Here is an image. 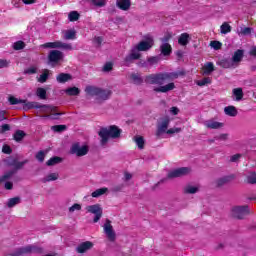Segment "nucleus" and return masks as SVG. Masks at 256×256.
<instances>
[{
  "label": "nucleus",
  "mask_w": 256,
  "mask_h": 256,
  "mask_svg": "<svg viewBox=\"0 0 256 256\" xmlns=\"http://www.w3.org/2000/svg\"><path fill=\"white\" fill-rule=\"evenodd\" d=\"M131 179H133V174H131L129 172H124L123 181H131Z\"/></svg>",
  "instance_id": "338daca9"
},
{
  "label": "nucleus",
  "mask_w": 256,
  "mask_h": 256,
  "mask_svg": "<svg viewBox=\"0 0 256 256\" xmlns=\"http://www.w3.org/2000/svg\"><path fill=\"white\" fill-rule=\"evenodd\" d=\"M139 59H141V53L136 51L135 48H132L130 53L124 57L123 64L125 67H131V65H133V63Z\"/></svg>",
  "instance_id": "1a4fd4ad"
},
{
  "label": "nucleus",
  "mask_w": 256,
  "mask_h": 256,
  "mask_svg": "<svg viewBox=\"0 0 256 256\" xmlns=\"http://www.w3.org/2000/svg\"><path fill=\"white\" fill-rule=\"evenodd\" d=\"M16 171L15 170H9L8 172L4 173L0 177V183H4V181H8V179H11L15 175Z\"/></svg>",
  "instance_id": "f704fd0d"
},
{
  "label": "nucleus",
  "mask_w": 256,
  "mask_h": 256,
  "mask_svg": "<svg viewBox=\"0 0 256 256\" xmlns=\"http://www.w3.org/2000/svg\"><path fill=\"white\" fill-rule=\"evenodd\" d=\"M70 153L72 155H76L77 157H85V155H87V153H89V146H87V145L81 146V144H79V142H76V143L72 144V146L70 148Z\"/></svg>",
  "instance_id": "6e6552de"
},
{
  "label": "nucleus",
  "mask_w": 256,
  "mask_h": 256,
  "mask_svg": "<svg viewBox=\"0 0 256 256\" xmlns=\"http://www.w3.org/2000/svg\"><path fill=\"white\" fill-rule=\"evenodd\" d=\"M169 123H171V119L166 116L162 119L161 123L158 124L156 129L157 139H161V135H163V133H167V129H169Z\"/></svg>",
  "instance_id": "f8f14e48"
},
{
  "label": "nucleus",
  "mask_w": 256,
  "mask_h": 256,
  "mask_svg": "<svg viewBox=\"0 0 256 256\" xmlns=\"http://www.w3.org/2000/svg\"><path fill=\"white\" fill-rule=\"evenodd\" d=\"M244 181L248 185H256V172L248 173Z\"/></svg>",
  "instance_id": "7c9ffc66"
},
{
  "label": "nucleus",
  "mask_w": 256,
  "mask_h": 256,
  "mask_svg": "<svg viewBox=\"0 0 256 256\" xmlns=\"http://www.w3.org/2000/svg\"><path fill=\"white\" fill-rule=\"evenodd\" d=\"M8 101H9L10 105H19V104L25 103V100L18 99V98L14 97V96H10Z\"/></svg>",
  "instance_id": "c03bdc74"
},
{
  "label": "nucleus",
  "mask_w": 256,
  "mask_h": 256,
  "mask_svg": "<svg viewBox=\"0 0 256 256\" xmlns=\"http://www.w3.org/2000/svg\"><path fill=\"white\" fill-rule=\"evenodd\" d=\"M45 49H63L64 51H73V46L62 41L48 42L42 45Z\"/></svg>",
  "instance_id": "423d86ee"
},
{
  "label": "nucleus",
  "mask_w": 256,
  "mask_h": 256,
  "mask_svg": "<svg viewBox=\"0 0 256 256\" xmlns=\"http://www.w3.org/2000/svg\"><path fill=\"white\" fill-rule=\"evenodd\" d=\"M160 53L164 57H169V55L173 53V47H171V44L169 43H163L162 45H160Z\"/></svg>",
  "instance_id": "6ab92c4d"
},
{
  "label": "nucleus",
  "mask_w": 256,
  "mask_h": 256,
  "mask_svg": "<svg viewBox=\"0 0 256 256\" xmlns=\"http://www.w3.org/2000/svg\"><path fill=\"white\" fill-rule=\"evenodd\" d=\"M36 95L39 97V99L45 100L47 99V90L45 88H37Z\"/></svg>",
  "instance_id": "e433bc0d"
},
{
  "label": "nucleus",
  "mask_w": 256,
  "mask_h": 256,
  "mask_svg": "<svg viewBox=\"0 0 256 256\" xmlns=\"http://www.w3.org/2000/svg\"><path fill=\"white\" fill-rule=\"evenodd\" d=\"M104 233L106 237L109 239V241H115L116 239V234L115 230H113V225H111V220L106 219V222L104 223Z\"/></svg>",
  "instance_id": "4468645a"
},
{
  "label": "nucleus",
  "mask_w": 256,
  "mask_h": 256,
  "mask_svg": "<svg viewBox=\"0 0 256 256\" xmlns=\"http://www.w3.org/2000/svg\"><path fill=\"white\" fill-rule=\"evenodd\" d=\"M116 5L121 11H129L131 7V0H117Z\"/></svg>",
  "instance_id": "aec40b11"
},
{
  "label": "nucleus",
  "mask_w": 256,
  "mask_h": 256,
  "mask_svg": "<svg viewBox=\"0 0 256 256\" xmlns=\"http://www.w3.org/2000/svg\"><path fill=\"white\" fill-rule=\"evenodd\" d=\"M2 153H4L5 155H11L13 153V149L11 148V146H9L7 144L3 145Z\"/></svg>",
  "instance_id": "3c124183"
},
{
  "label": "nucleus",
  "mask_w": 256,
  "mask_h": 256,
  "mask_svg": "<svg viewBox=\"0 0 256 256\" xmlns=\"http://www.w3.org/2000/svg\"><path fill=\"white\" fill-rule=\"evenodd\" d=\"M86 211L95 215L93 223H99L101 217H103V208H101V205L99 204L87 206Z\"/></svg>",
  "instance_id": "9b49d317"
},
{
  "label": "nucleus",
  "mask_w": 256,
  "mask_h": 256,
  "mask_svg": "<svg viewBox=\"0 0 256 256\" xmlns=\"http://www.w3.org/2000/svg\"><path fill=\"white\" fill-rule=\"evenodd\" d=\"M191 173V168L189 167H181L178 169H174L168 173V179H175L177 177H185V175H189Z\"/></svg>",
  "instance_id": "ddd939ff"
},
{
  "label": "nucleus",
  "mask_w": 256,
  "mask_h": 256,
  "mask_svg": "<svg viewBox=\"0 0 256 256\" xmlns=\"http://www.w3.org/2000/svg\"><path fill=\"white\" fill-rule=\"evenodd\" d=\"M79 17H80V15H79V12H77V11H72L68 15V19L71 22L79 21Z\"/></svg>",
  "instance_id": "a18cd8bd"
},
{
  "label": "nucleus",
  "mask_w": 256,
  "mask_h": 256,
  "mask_svg": "<svg viewBox=\"0 0 256 256\" xmlns=\"http://www.w3.org/2000/svg\"><path fill=\"white\" fill-rule=\"evenodd\" d=\"M210 45L216 51H219V49H221V47L223 46V44L221 42H219V41H211Z\"/></svg>",
  "instance_id": "603ef678"
},
{
  "label": "nucleus",
  "mask_w": 256,
  "mask_h": 256,
  "mask_svg": "<svg viewBox=\"0 0 256 256\" xmlns=\"http://www.w3.org/2000/svg\"><path fill=\"white\" fill-rule=\"evenodd\" d=\"M64 39L66 41H73V40L77 39V32L75 30H67L64 33Z\"/></svg>",
  "instance_id": "c756f323"
},
{
  "label": "nucleus",
  "mask_w": 256,
  "mask_h": 256,
  "mask_svg": "<svg viewBox=\"0 0 256 256\" xmlns=\"http://www.w3.org/2000/svg\"><path fill=\"white\" fill-rule=\"evenodd\" d=\"M167 135H173L174 133H181V128H170L166 131Z\"/></svg>",
  "instance_id": "680f3d73"
},
{
  "label": "nucleus",
  "mask_w": 256,
  "mask_h": 256,
  "mask_svg": "<svg viewBox=\"0 0 256 256\" xmlns=\"http://www.w3.org/2000/svg\"><path fill=\"white\" fill-rule=\"evenodd\" d=\"M109 191L108 188H99L97 190H95L94 192H92L91 196L94 197V198H97V197H101V195H105V193Z\"/></svg>",
  "instance_id": "c9c22d12"
},
{
  "label": "nucleus",
  "mask_w": 256,
  "mask_h": 256,
  "mask_svg": "<svg viewBox=\"0 0 256 256\" xmlns=\"http://www.w3.org/2000/svg\"><path fill=\"white\" fill-rule=\"evenodd\" d=\"M220 29H221V33L223 35H227V33H231V25H229V23L227 22H224L221 26H220Z\"/></svg>",
  "instance_id": "a19ab883"
},
{
  "label": "nucleus",
  "mask_w": 256,
  "mask_h": 256,
  "mask_svg": "<svg viewBox=\"0 0 256 256\" xmlns=\"http://www.w3.org/2000/svg\"><path fill=\"white\" fill-rule=\"evenodd\" d=\"M35 158H36L37 161H39L40 163H43V161H45V151L40 150V151L36 154Z\"/></svg>",
  "instance_id": "09e8293b"
},
{
  "label": "nucleus",
  "mask_w": 256,
  "mask_h": 256,
  "mask_svg": "<svg viewBox=\"0 0 256 256\" xmlns=\"http://www.w3.org/2000/svg\"><path fill=\"white\" fill-rule=\"evenodd\" d=\"M211 83V79L209 77H205L202 80H198L196 85H198V87H205V85H211Z\"/></svg>",
  "instance_id": "79ce46f5"
},
{
  "label": "nucleus",
  "mask_w": 256,
  "mask_h": 256,
  "mask_svg": "<svg viewBox=\"0 0 256 256\" xmlns=\"http://www.w3.org/2000/svg\"><path fill=\"white\" fill-rule=\"evenodd\" d=\"M178 77L179 73L177 72H164L147 75L145 76L144 81L149 85H160L159 87L154 88L155 93H169V91L175 89V83L170 81H173V79H177ZM165 83L168 84L165 85Z\"/></svg>",
  "instance_id": "f257e3e1"
},
{
  "label": "nucleus",
  "mask_w": 256,
  "mask_h": 256,
  "mask_svg": "<svg viewBox=\"0 0 256 256\" xmlns=\"http://www.w3.org/2000/svg\"><path fill=\"white\" fill-rule=\"evenodd\" d=\"M27 163H29L28 159L21 161V162L18 161L16 166H14V171H16V172L19 171V169H21L22 167H25V165H27Z\"/></svg>",
  "instance_id": "8fccbe9b"
},
{
  "label": "nucleus",
  "mask_w": 256,
  "mask_h": 256,
  "mask_svg": "<svg viewBox=\"0 0 256 256\" xmlns=\"http://www.w3.org/2000/svg\"><path fill=\"white\" fill-rule=\"evenodd\" d=\"M179 45H182L185 47L186 45H189V34L188 33H182L180 37L178 38Z\"/></svg>",
  "instance_id": "473e14b6"
},
{
  "label": "nucleus",
  "mask_w": 256,
  "mask_h": 256,
  "mask_svg": "<svg viewBox=\"0 0 256 256\" xmlns=\"http://www.w3.org/2000/svg\"><path fill=\"white\" fill-rule=\"evenodd\" d=\"M232 95L235 97V101H241L243 100V88H234L232 90Z\"/></svg>",
  "instance_id": "a878e982"
},
{
  "label": "nucleus",
  "mask_w": 256,
  "mask_h": 256,
  "mask_svg": "<svg viewBox=\"0 0 256 256\" xmlns=\"http://www.w3.org/2000/svg\"><path fill=\"white\" fill-rule=\"evenodd\" d=\"M232 179H235L234 175L224 176V177L219 178L218 180H216V185H217V187H223V185H227V183L232 181Z\"/></svg>",
  "instance_id": "5701e85b"
},
{
  "label": "nucleus",
  "mask_w": 256,
  "mask_h": 256,
  "mask_svg": "<svg viewBox=\"0 0 256 256\" xmlns=\"http://www.w3.org/2000/svg\"><path fill=\"white\" fill-rule=\"evenodd\" d=\"M49 79V69H44L43 73L39 76V83H46Z\"/></svg>",
  "instance_id": "ea45409f"
},
{
  "label": "nucleus",
  "mask_w": 256,
  "mask_h": 256,
  "mask_svg": "<svg viewBox=\"0 0 256 256\" xmlns=\"http://www.w3.org/2000/svg\"><path fill=\"white\" fill-rule=\"evenodd\" d=\"M2 121H7V111L5 110H0V123Z\"/></svg>",
  "instance_id": "0e129e2a"
},
{
  "label": "nucleus",
  "mask_w": 256,
  "mask_h": 256,
  "mask_svg": "<svg viewBox=\"0 0 256 256\" xmlns=\"http://www.w3.org/2000/svg\"><path fill=\"white\" fill-rule=\"evenodd\" d=\"M67 129L66 125H54L52 126V130L56 133H61Z\"/></svg>",
  "instance_id": "de8ad7c7"
},
{
  "label": "nucleus",
  "mask_w": 256,
  "mask_h": 256,
  "mask_svg": "<svg viewBox=\"0 0 256 256\" xmlns=\"http://www.w3.org/2000/svg\"><path fill=\"white\" fill-rule=\"evenodd\" d=\"M215 71V64L213 62H206L202 67V75H211Z\"/></svg>",
  "instance_id": "412c9836"
},
{
  "label": "nucleus",
  "mask_w": 256,
  "mask_h": 256,
  "mask_svg": "<svg viewBox=\"0 0 256 256\" xmlns=\"http://www.w3.org/2000/svg\"><path fill=\"white\" fill-rule=\"evenodd\" d=\"M6 131H11V126L9 124H3L0 129V133H6Z\"/></svg>",
  "instance_id": "e2e57ef3"
},
{
  "label": "nucleus",
  "mask_w": 256,
  "mask_h": 256,
  "mask_svg": "<svg viewBox=\"0 0 256 256\" xmlns=\"http://www.w3.org/2000/svg\"><path fill=\"white\" fill-rule=\"evenodd\" d=\"M199 191V188L195 187V186H186L184 188V193L188 194V195H193L195 193H197Z\"/></svg>",
  "instance_id": "37998d69"
},
{
  "label": "nucleus",
  "mask_w": 256,
  "mask_h": 256,
  "mask_svg": "<svg viewBox=\"0 0 256 256\" xmlns=\"http://www.w3.org/2000/svg\"><path fill=\"white\" fill-rule=\"evenodd\" d=\"M103 71H104L105 73H109V71H113V63L107 62V63L103 66Z\"/></svg>",
  "instance_id": "4d7b16f0"
},
{
  "label": "nucleus",
  "mask_w": 256,
  "mask_h": 256,
  "mask_svg": "<svg viewBox=\"0 0 256 256\" xmlns=\"http://www.w3.org/2000/svg\"><path fill=\"white\" fill-rule=\"evenodd\" d=\"M121 133H123V130L118 128L117 125L102 127L98 132V135L101 138V145H107L109 139H119V137H121Z\"/></svg>",
  "instance_id": "7ed1b4c3"
},
{
  "label": "nucleus",
  "mask_w": 256,
  "mask_h": 256,
  "mask_svg": "<svg viewBox=\"0 0 256 256\" xmlns=\"http://www.w3.org/2000/svg\"><path fill=\"white\" fill-rule=\"evenodd\" d=\"M93 249V242L86 241L82 242L80 245L77 246L76 251L77 253H87V251Z\"/></svg>",
  "instance_id": "f3484780"
},
{
  "label": "nucleus",
  "mask_w": 256,
  "mask_h": 256,
  "mask_svg": "<svg viewBox=\"0 0 256 256\" xmlns=\"http://www.w3.org/2000/svg\"><path fill=\"white\" fill-rule=\"evenodd\" d=\"M63 158L59 157V156H54L52 158H50L47 162L46 165L48 167H53V165H59V163H62Z\"/></svg>",
  "instance_id": "2f4dec72"
},
{
  "label": "nucleus",
  "mask_w": 256,
  "mask_h": 256,
  "mask_svg": "<svg viewBox=\"0 0 256 256\" xmlns=\"http://www.w3.org/2000/svg\"><path fill=\"white\" fill-rule=\"evenodd\" d=\"M19 203H21V197L16 196L14 198L8 199L7 207L8 209H13V207H15L16 205H19Z\"/></svg>",
  "instance_id": "cd10ccee"
},
{
  "label": "nucleus",
  "mask_w": 256,
  "mask_h": 256,
  "mask_svg": "<svg viewBox=\"0 0 256 256\" xmlns=\"http://www.w3.org/2000/svg\"><path fill=\"white\" fill-rule=\"evenodd\" d=\"M130 79L133 81L134 85H142L143 83V78L137 73L131 74Z\"/></svg>",
  "instance_id": "72a5a7b5"
},
{
  "label": "nucleus",
  "mask_w": 256,
  "mask_h": 256,
  "mask_svg": "<svg viewBox=\"0 0 256 256\" xmlns=\"http://www.w3.org/2000/svg\"><path fill=\"white\" fill-rule=\"evenodd\" d=\"M73 79V76L69 73H60L56 76L57 83H67Z\"/></svg>",
  "instance_id": "4be33fe9"
},
{
  "label": "nucleus",
  "mask_w": 256,
  "mask_h": 256,
  "mask_svg": "<svg viewBox=\"0 0 256 256\" xmlns=\"http://www.w3.org/2000/svg\"><path fill=\"white\" fill-rule=\"evenodd\" d=\"M243 57H245V50L238 49L234 52L231 60L234 65H239L241 61H243Z\"/></svg>",
  "instance_id": "dca6fc26"
},
{
  "label": "nucleus",
  "mask_w": 256,
  "mask_h": 256,
  "mask_svg": "<svg viewBox=\"0 0 256 256\" xmlns=\"http://www.w3.org/2000/svg\"><path fill=\"white\" fill-rule=\"evenodd\" d=\"M225 115L229 117H237V108L235 106H227L224 108Z\"/></svg>",
  "instance_id": "bb28decb"
},
{
  "label": "nucleus",
  "mask_w": 256,
  "mask_h": 256,
  "mask_svg": "<svg viewBox=\"0 0 256 256\" xmlns=\"http://www.w3.org/2000/svg\"><path fill=\"white\" fill-rule=\"evenodd\" d=\"M26 135H27V134L25 133V131H23V130H17V131L14 133V135H13V139H14V141H16L17 143H19V142L23 141V139H25Z\"/></svg>",
  "instance_id": "c85d7f7f"
},
{
  "label": "nucleus",
  "mask_w": 256,
  "mask_h": 256,
  "mask_svg": "<svg viewBox=\"0 0 256 256\" xmlns=\"http://www.w3.org/2000/svg\"><path fill=\"white\" fill-rule=\"evenodd\" d=\"M217 65L219 67H222V69H233L235 68V64L233 63V60L230 58H223L217 62Z\"/></svg>",
  "instance_id": "a211bd4d"
},
{
  "label": "nucleus",
  "mask_w": 256,
  "mask_h": 256,
  "mask_svg": "<svg viewBox=\"0 0 256 256\" xmlns=\"http://www.w3.org/2000/svg\"><path fill=\"white\" fill-rule=\"evenodd\" d=\"M74 211H81V204L75 203L69 208L70 213H74Z\"/></svg>",
  "instance_id": "052dcab7"
},
{
  "label": "nucleus",
  "mask_w": 256,
  "mask_h": 256,
  "mask_svg": "<svg viewBox=\"0 0 256 256\" xmlns=\"http://www.w3.org/2000/svg\"><path fill=\"white\" fill-rule=\"evenodd\" d=\"M153 45H155V40L151 36L145 37V40L140 41L134 49L136 51H149V49H152Z\"/></svg>",
  "instance_id": "9d476101"
},
{
  "label": "nucleus",
  "mask_w": 256,
  "mask_h": 256,
  "mask_svg": "<svg viewBox=\"0 0 256 256\" xmlns=\"http://www.w3.org/2000/svg\"><path fill=\"white\" fill-rule=\"evenodd\" d=\"M23 110L29 111L31 109H40L41 113H46L43 115V119H52L59 120L60 116L63 115V112H59V108L57 106L49 105V104H41L39 102H29L24 100L22 102Z\"/></svg>",
  "instance_id": "f03ea898"
},
{
  "label": "nucleus",
  "mask_w": 256,
  "mask_h": 256,
  "mask_svg": "<svg viewBox=\"0 0 256 256\" xmlns=\"http://www.w3.org/2000/svg\"><path fill=\"white\" fill-rule=\"evenodd\" d=\"M147 61L150 63V65H156L159 63V56H151L147 59Z\"/></svg>",
  "instance_id": "5fc2aeb1"
},
{
  "label": "nucleus",
  "mask_w": 256,
  "mask_h": 256,
  "mask_svg": "<svg viewBox=\"0 0 256 256\" xmlns=\"http://www.w3.org/2000/svg\"><path fill=\"white\" fill-rule=\"evenodd\" d=\"M85 93L86 95H90V97H96L98 101H107V99L113 95V92L109 89H103L91 85L86 86Z\"/></svg>",
  "instance_id": "20e7f679"
},
{
  "label": "nucleus",
  "mask_w": 256,
  "mask_h": 256,
  "mask_svg": "<svg viewBox=\"0 0 256 256\" xmlns=\"http://www.w3.org/2000/svg\"><path fill=\"white\" fill-rule=\"evenodd\" d=\"M25 47V42L19 40L13 44L14 51H21Z\"/></svg>",
  "instance_id": "49530a36"
},
{
  "label": "nucleus",
  "mask_w": 256,
  "mask_h": 256,
  "mask_svg": "<svg viewBox=\"0 0 256 256\" xmlns=\"http://www.w3.org/2000/svg\"><path fill=\"white\" fill-rule=\"evenodd\" d=\"M10 64H11V61L0 59V69H5V67H9Z\"/></svg>",
  "instance_id": "13d9d810"
},
{
  "label": "nucleus",
  "mask_w": 256,
  "mask_h": 256,
  "mask_svg": "<svg viewBox=\"0 0 256 256\" xmlns=\"http://www.w3.org/2000/svg\"><path fill=\"white\" fill-rule=\"evenodd\" d=\"M57 179H59V174L51 173L48 176H46L45 178H43L42 182L47 183V182H50V181H57Z\"/></svg>",
  "instance_id": "4c0bfd02"
},
{
  "label": "nucleus",
  "mask_w": 256,
  "mask_h": 256,
  "mask_svg": "<svg viewBox=\"0 0 256 256\" xmlns=\"http://www.w3.org/2000/svg\"><path fill=\"white\" fill-rule=\"evenodd\" d=\"M93 41H94V43H95L96 45H98V47H101V43H103V37L97 36V37L94 38Z\"/></svg>",
  "instance_id": "69168bd1"
},
{
  "label": "nucleus",
  "mask_w": 256,
  "mask_h": 256,
  "mask_svg": "<svg viewBox=\"0 0 256 256\" xmlns=\"http://www.w3.org/2000/svg\"><path fill=\"white\" fill-rule=\"evenodd\" d=\"M66 95H68L69 97H77V95L81 94V89H79L78 87H69L65 90Z\"/></svg>",
  "instance_id": "393cba45"
},
{
  "label": "nucleus",
  "mask_w": 256,
  "mask_h": 256,
  "mask_svg": "<svg viewBox=\"0 0 256 256\" xmlns=\"http://www.w3.org/2000/svg\"><path fill=\"white\" fill-rule=\"evenodd\" d=\"M252 31H253V28L245 27V28H242L240 34L241 35H251Z\"/></svg>",
  "instance_id": "bf43d9fd"
},
{
  "label": "nucleus",
  "mask_w": 256,
  "mask_h": 256,
  "mask_svg": "<svg viewBox=\"0 0 256 256\" xmlns=\"http://www.w3.org/2000/svg\"><path fill=\"white\" fill-rule=\"evenodd\" d=\"M92 3L95 7H105L106 0H92Z\"/></svg>",
  "instance_id": "6e6d98bb"
},
{
  "label": "nucleus",
  "mask_w": 256,
  "mask_h": 256,
  "mask_svg": "<svg viewBox=\"0 0 256 256\" xmlns=\"http://www.w3.org/2000/svg\"><path fill=\"white\" fill-rule=\"evenodd\" d=\"M31 253L41 254L43 253V248L36 245H27V246L16 248L13 252H11L8 255L23 256V255H31Z\"/></svg>",
  "instance_id": "39448f33"
},
{
  "label": "nucleus",
  "mask_w": 256,
  "mask_h": 256,
  "mask_svg": "<svg viewBox=\"0 0 256 256\" xmlns=\"http://www.w3.org/2000/svg\"><path fill=\"white\" fill-rule=\"evenodd\" d=\"M232 217L234 219H245L246 215H249V206L244 205V206H234L231 209Z\"/></svg>",
  "instance_id": "0eeeda50"
},
{
  "label": "nucleus",
  "mask_w": 256,
  "mask_h": 256,
  "mask_svg": "<svg viewBox=\"0 0 256 256\" xmlns=\"http://www.w3.org/2000/svg\"><path fill=\"white\" fill-rule=\"evenodd\" d=\"M134 141L137 144L138 148L145 149V138H143V136H136L134 138Z\"/></svg>",
  "instance_id": "58836bf2"
},
{
  "label": "nucleus",
  "mask_w": 256,
  "mask_h": 256,
  "mask_svg": "<svg viewBox=\"0 0 256 256\" xmlns=\"http://www.w3.org/2000/svg\"><path fill=\"white\" fill-rule=\"evenodd\" d=\"M62 59H63V52L59 50H51L48 55V61H50V63H59V61Z\"/></svg>",
  "instance_id": "2eb2a0df"
},
{
  "label": "nucleus",
  "mask_w": 256,
  "mask_h": 256,
  "mask_svg": "<svg viewBox=\"0 0 256 256\" xmlns=\"http://www.w3.org/2000/svg\"><path fill=\"white\" fill-rule=\"evenodd\" d=\"M24 73H26V75H35V73H37V67L35 66H31L29 68H27Z\"/></svg>",
  "instance_id": "864d4df0"
},
{
  "label": "nucleus",
  "mask_w": 256,
  "mask_h": 256,
  "mask_svg": "<svg viewBox=\"0 0 256 256\" xmlns=\"http://www.w3.org/2000/svg\"><path fill=\"white\" fill-rule=\"evenodd\" d=\"M112 191H114V193H119V191H123V184H119L116 185L112 188Z\"/></svg>",
  "instance_id": "774afa93"
},
{
  "label": "nucleus",
  "mask_w": 256,
  "mask_h": 256,
  "mask_svg": "<svg viewBox=\"0 0 256 256\" xmlns=\"http://www.w3.org/2000/svg\"><path fill=\"white\" fill-rule=\"evenodd\" d=\"M205 127H207V129H221V127H223V123L215 120H208L205 122Z\"/></svg>",
  "instance_id": "b1692460"
}]
</instances>
